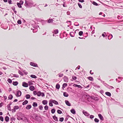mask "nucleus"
Returning <instances> with one entry per match:
<instances>
[{"label":"nucleus","instance_id":"1","mask_svg":"<svg viewBox=\"0 0 123 123\" xmlns=\"http://www.w3.org/2000/svg\"><path fill=\"white\" fill-rule=\"evenodd\" d=\"M33 5V3L31 0H25V6L27 7H31Z\"/></svg>","mask_w":123,"mask_h":123},{"label":"nucleus","instance_id":"2","mask_svg":"<svg viewBox=\"0 0 123 123\" xmlns=\"http://www.w3.org/2000/svg\"><path fill=\"white\" fill-rule=\"evenodd\" d=\"M30 64L31 66H32L33 67H38L37 64L36 63L34 62H31L30 63Z\"/></svg>","mask_w":123,"mask_h":123},{"label":"nucleus","instance_id":"3","mask_svg":"<svg viewBox=\"0 0 123 123\" xmlns=\"http://www.w3.org/2000/svg\"><path fill=\"white\" fill-rule=\"evenodd\" d=\"M82 112L86 116L88 117L90 115V114L88 112L84 110H83Z\"/></svg>","mask_w":123,"mask_h":123},{"label":"nucleus","instance_id":"4","mask_svg":"<svg viewBox=\"0 0 123 123\" xmlns=\"http://www.w3.org/2000/svg\"><path fill=\"white\" fill-rule=\"evenodd\" d=\"M98 116L100 118V120L102 121L104 120V117L102 116V115L100 114H98Z\"/></svg>","mask_w":123,"mask_h":123},{"label":"nucleus","instance_id":"5","mask_svg":"<svg viewBox=\"0 0 123 123\" xmlns=\"http://www.w3.org/2000/svg\"><path fill=\"white\" fill-rule=\"evenodd\" d=\"M21 94V92L20 90H18L17 92V93L16 94V96L17 97H19L20 96Z\"/></svg>","mask_w":123,"mask_h":123},{"label":"nucleus","instance_id":"6","mask_svg":"<svg viewBox=\"0 0 123 123\" xmlns=\"http://www.w3.org/2000/svg\"><path fill=\"white\" fill-rule=\"evenodd\" d=\"M22 86L24 87H27L28 86V84L25 82H23L22 83Z\"/></svg>","mask_w":123,"mask_h":123},{"label":"nucleus","instance_id":"7","mask_svg":"<svg viewBox=\"0 0 123 123\" xmlns=\"http://www.w3.org/2000/svg\"><path fill=\"white\" fill-rule=\"evenodd\" d=\"M64 81L66 82H68V78L66 76H65L63 78Z\"/></svg>","mask_w":123,"mask_h":123},{"label":"nucleus","instance_id":"8","mask_svg":"<svg viewBox=\"0 0 123 123\" xmlns=\"http://www.w3.org/2000/svg\"><path fill=\"white\" fill-rule=\"evenodd\" d=\"M65 102L67 105L70 106L71 105V104L69 103V102L66 100H65Z\"/></svg>","mask_w":123,"mask_h":123},{"label":"nucleus","instance_id":"9","mask_svg":"<svg viewBox=\"0 0 123 123\" xmlns=\"http://www.w3.org/2000/svg\"><path fill=\"white\" fill-rule=\"evenodd\" d=\"M31 91H33L35 89L34 87L33 86H31L29 87Z\"/></svg>","mask_w":123,"mask_h":123},{"label":"nucleus","instance_id":"10","mask_svg":"<svg viewBox=\"0 0 123 123\" xmlns=\"http://www.w3.org/2000/svg\"><path fill=\"white\" fill-rule=\"evenodd\" d=\"M52 101V102L53 103H54L56 105H57L58 104V102L55 101V100H51Z\"/></svg>","mask_w":123,"mask_h":123},{"label":"nucleus","instance_id":"11","mask_svg":"<svg viewBox=\"0 0 123 123\" xmlns=\"http://www.w3.org/2000/svg\"><path fill=\"white\" fill-rule=\"evenodd\" d=\"M9 117L7 116H6L5 118V120L6 122H8L9 121Z\"/></svg>","mask_w":123,"mask_h":123},{"label":"nucleus","instance_id":"12","mask_svg":"<svg viewBox=\"0 0 123 123\" xmlns=\"http://www.w3.org/2000/svg\"><path fill=\"white\" fill-rule=\"evenodd\" d=\"M112 37L113 36L111 34H110L108 36V39L110 40L112 38Z\"/></svg>","mask_w":123,"mask_h":123},{"label":"nucleus","instance_id":"13","mask_svg":"<svg viewBox=\"0 0 123 123\" xmlns=\"http://www.w3.org/2000/svg\"><path fill=\"white\" fill-rule=\"evenodd\" d=\"M31 107V105H27L26 107V109L27 110H29L30 109Z\"/></svg>","mask_w":123,"mask_h":123},{"label":"nucleus","instance_id":"14","mask_svg":"<svg viewBox=\"0 0 123 123\" xmlns=\"http://www.w3.org/2000/svg\"><path fill=\"white\" fill-rule=\"evenodd\" d=\"M71 112L74 114L76 113V112L74 109H72L70 110Z\"/></svg>","mask_w":123,"mask_h":123},{"label":"nucleus","instance_id":"15","mask_svg":"<svg viewBox=\"0 0 123 123\" xmlns=\"http://www.w3.org/2000/svg\"><path fill=\"white\" fill-rule=\"evenodd\" d=\"M58 32V29L54 30L53 32V33L55 34H57Z\"/></svg>","mask_w":123,"mask_h":123},{"label":"nucleus","instance_id":"16","mask_svg":"<svg viewBox=\"0 0 123 123\" xmlns=\"http://www.w3.org/2000/svg\"><path fill=\"white\" fill-rule=\"evenodd\" d=\"M48 103V101L46 100H43L42 101V103L44 105H46Z\"/></svg>","mask_w":123,"mask_h":123},{"label":"nucleus","instance_id":"17","mask_svg":"<svg viewBox=\"0 0 123 123\" xmlns=\"http://www.w3.org/2000/svg\"><path fill=\"white\" fill-rule=\"evenodd\" d=\"M28 103V101L26 100H25V101L24 102H23L22 104L23 105H24L27 104Z\"/></svg>","mask_w":123,"mask_h":123},{"label":"nucleus","instance_id":"18","mask_svg":"<svg viewBox=\"0 0 123 123\" xmlns=\"http://www.w3.org/2000/svg\"><path fill=\"white\" fill-rule=\"evenodd\" d=\"M70 35L72 37H74V34L73 32H70Z\"/></svg>","mask_w":123,"mask_h":123},{"label":"nucleus","instance_id":"19","mask_svg":"<svg viewBox=\"0 0 123 123\" xmlns=\"http://www.w3.org/2000/svg\"><path fill=\"white\" fill-rule=\"evenodd\" d=\"M53 21V20L52 19H49L48 21V23H52Z\"/></svg>","mask_w":123,"mask_h":123},{"label":"nucleus","instance_id":"20","mask_svg":"<svg viewBox=\"0 0 123 123\" xmlns=\"http://www.w3.org/2000/svg\"><path fill=\"white\" fill-rule=\"evenodd\" d=\"M63 95L64 96L66 97H67L68 96V94L66 92H65L63 93Z\"/></svg>","mask_w":123,"mask_h":123},{"label":"nucleus","instance_id":"21","mask_svg":"<svg viewBox=\"0 0 123 123\" xmlns=\"http://www.w3.org/2000/svg\"><path fill=\"white\" fill-rule=\"evenodd\" d=\"M53 118L56 121H58L57 118L55 115L53 116Z\"/></svg>","mask_w":123,"mask_h":123},{"label":"nucleus","instance_id":"22","mask_svg":"<svg viewBox=\"0 0 123 123\" xmlns=\"http://www.w3.org/2000/svg\"><path fill=\"white\" fill-rule=\"evenodd\" d=\"M25 97L27 99H29L31 97L30 95L29 94H26L25 95Z\"/></svg>","mask_w":123,"mask_h":123},{"label":"nucleus","instance_id":"23","mask_svg":"<svg viewBox=\"0 0 123 123\" xmlns=\"http://www.w3.org/2000/svg\"><path fill=\"white\" fill-rule=\"evenodd\" d=\"M51 100H50L49 102V105L51 106H53V105L52 104L53 103Z\"/></svg>","mask_w":123,"mask_h":123},{"label":"nucleus","instance_id":"24","mask_svg":"<svg viewBox=\"0 0 123 123\" xmlns=\"http://www.w3.org/2000/svg\"><path fill=\"white\" fill-rule=\"evenodd\" d=\"M105 94L108 96H110L111 95V93L109 92H106L105 93Z\"/></svg>","mask_w":123,"mask_h":123},{"label":"nucleus","instance_id":"25","mask_svg":"<svg viewBox=\"0 0 123 123\" xmlns=\"http://www.w3.org/2000/svg\"><path fill=\"white\" fill-rule=\"evenodd\" d=\"M32 105L34 107H37V104L36 102H33Z\"/></svg>","mask_w":123,"mask_h":123},{"label":"nucleus","instance_id":"26","mask_svg":"<svg viewBox=\"0 0 123 123\" xmlns=\"http://www.w3.org/2000/svg\"><path fill=\"white\" fill-rule=\"evenodd\" d=\"M18 84V82L17 81H13V82L12 84L14 86L17 85Z\"/></svg>","mask_w":123,"mask_h":123},{"label":"nucleus","instance_id":"27","mask_svg":"<svg viewBox=\"0 0 123 123\" xmlns=\"http://www.w3.org/2000/svg\"><path fill=\"white\" fill-rule=\"evenodd\" d=\"M87 78L88 80L91 81H93L94 80L93 78L91 77H88Z\"/></svg>","mask_w":123,"mask_h":123},{"label":"nucleus","instance_id":"28","mask_svg":"<svg viewBox=\"0 0 123 123\" xmlns=\"http://www.w3.org/2000/svg\"><path fill=\"white\" fill-rule=\"evenodd\" d=\"M8 98L9 99L11 100L13 98V96L12 95H9L8 97Z\"/></svg>","mask_w":123,"mask_h":123},{"label":"nucleus","instance_id":"29","mask_svg":"<svg viewBox=\"0 0 123 123\" xmlns=\"http://www.w3.org/2000/svg\"><path fill=\"white\" fill-rule=\"evenodd\" d=\"M67 86V84L66 83H64L62 85V88H65Z\"/></svg>","mask_w":123,"mask_h":123},{"label":"nucleus","instance_id":"30","mask_svg":"<svg viewBox=\"0 0 123 123\" xmlns=\"http://www.w3.org/2000/svg\"><path fill=\"white\" fill-rule=\"evenodd\" d=\"M60 87V85L58 84H57L56 85V88L57 89H59Z\"/></svg>","mask_w":123,"mask_h":123},{"label":"nucleus","instance_id":"31","mask_svg":"<svg viewBox=\"0 0 123 123\" xmlns=\"http://www.w3.org/2000/svg\"><path fill=\"white\" fill-rule=\"evenodd\" d=\"M30 76L31 77L34 78H37V76L34 75H31Z\"/></svg>","mask_w":123,"mask_h":123},{"label":"nucleus","instance_id":"32","mask_svg":"<svg viewBox=\"0 0 123 123\" xmlns=\"http://www.w3.org/2000/svg\"><path fill=\"white\" fill-rule=\"evenodd\" d=\"M17 5L20 8H21L22 7V6H21V4H20V3L18 2L17 3Z\"/></svg>","mask_w":123,"mask_h":123},{"label":"nucleus","instance_id":"33","mask_svg":"<svg viewBox=\"0 0 123 123\" xmlns=\"http://www.w3.org/2000/svg\"><path fill=\"white\" fill-rule=\"evenodd\" d=\"M74 25L75 26H78L79 25V24L77 22H75L74 23Z\"/></svg>","mask_w":123,"mask_h":123},{"label":"nucleus","instance_id":"34","mask_svg":"<svg viewBox=\"0 0 123 123\" xmlns=\"http://www.w3.org/2000/svg\"><path fill=\"white\" fill-rule=\"evenodd\" d=\"M7 107L8 110L10 111H11V108L10 106V105H7Z\"/></svg>","mask_w":123,"mask_h":123},{"label":"nucleus","instance_id":"35","mask_svg":"<svg viewBox=\"0 0 123 123\" xmlns=\"http://www.w3.org/2000/svg\"><path fill=\"white\" fill-rule=\"evenodd\" d=\"M83 32L82 31H80L79 33V34L80 36H81L83 34Z\"/></svg>","mask_w":123,"mask_h":123},{"label":"nucleus","instance_id":"36","mask_svg":"<svg viewBox=\"0 0 123 123\" xmlns=\"http://www.w3.org/2000/svg\"><path fill=\"white\" fill-rule=\"evenodd\" d=\"M42 92H40L39 91L37 93V95L38 96H41V94Z\"/></svg>","mask_w":123,"mask_h":123},{"label":"nucleus","instance_id":"37","mask_svg":"<svg viewBox=\"0 0 123 123\" xmlns=\"http://www.w3.org/2000/svg\"><path fill=\"white\" fill-rule=\"evenodd\" d=\"M55 110L54 109H52L51 110V112L53 114L55 113Z\"/></svg>","mask_w":123,"mask_h":123},{"label":"nucleus","instance_id":"38","mask_svg":"<svg viewBox=\"0 0 123 123\" xmlns=\"http://www.w3.org/2000/svg\"><path fill=\"white\" fill-rule=\"evenodd\" d=\"M94 121L98 123L99 122V120L97 118H95L94 119Z\"/></svg>","mask_w":123,"mask_h":123},{"label":"nucleus","instance_id":"39","mask_svg":"<svg viewBox=\"0 0 123 123\" xmlns=\"http://www.w3.org/2000/svg\"><path fill=\"white\" fill-rule=\"evenodd\" d=\"M7 81L9 83H11L12 82V80L10 79H8L7 80Z\"/></svg>","mask_w":123,"mask_h":123},{"label":"nucleus","instance_id":"40","mask_svg":"<svg viewBox=\"0 0 123 123\" xmlns=\"http://www.w3.org/2000/svg\"><path fill=\"white\" fill-rule=\"evenodd\" d=\"M92 4L94 5L97 6L98 5V4L95 1H93L92 3Z\"/></svg>","mask_w":123,"mask_h":123},{"label":"nucleus","instance_id":"41","mask_svg":"<svg viewBox=\"0 0 123 123\" xmlns=\"http://www.w3.org/2000/svg\"><path fill=\"white\" fill-rule=\"evenodd\" d=\"M57 112L59 114H61L62 113V111L59 110H57Z\"/></svg>","mask_w":123,"mask_h":123},{"label":"nucleus","instance_id":"42","mask_svg":"<svg viewBox=\"0 0 123 123\" xmlns=\"http://www.w3.org/2000/svg\"><path fill=\"white\" fill-rule=\"evenodd\" d=\"M17 23L19 24H20L21 23V21L20 20H18L17 22Z\"/></svg>","mask_w":123,"mask_h":123},{"label":"nucleus","instance_id":"43","mask_svg":"<svg viewBox=\"0 0 123 123\" xmlns=\"http://www.w3.org/2000/svg\"><path fill=\"white\" fill-rule=\"evenodd\" d=\"M64 118L63 117H62L60 118L59 121L61 122H62L64 120Z\"/></svg>","mask_w":123,"mask_h":123},{"label":"nucleus","instance_id":"44","mask_svg":"<svg viewBox=\"0 0 123 123\" xmlns=\"http://www.w3.org/2000/svg\"><path fill=\"white\" fill-rule=\"evenodd\" d=\"M77 78L76 77L74 76H72V79L74 80H75L77 79Z\"/></svg>","mask_w":123,"mask_h":123},{"label":"nucleus","instance_id":"45","mask_svg":"<svg viewBox=\"0 0 123 123\" xmlns=\"http://www.w3.org/2000/svg\"><path fill=\"white\" fill-rule=\"evenodd\" d=\"M14 110L18 109L19 108V107L18 106H14Z\"/></svg>","mask_w":123,"mask_h":123},{"label":"nucleus","instance_id":"46","mask_svg":"<svg viewBox=\"0 0 123 123\" xmlns=\"http://www.w3.org/2000/svg\"><path fill=\"white\" fill-rule=\"evenodd\" d=\"M103 83L105 86L107 87H108V86H109V85H107L106 83H105L104 81V83Z\"/></svg>","mask_w":123,"mask_h":123},{"label":"nucleus","instance_id":"47","mask_svg":"<svg viewBox=\"0 0 123 123\" xmlns=\"http://www.w3.org/2000/svg\"><path fill=\"white\" fill-rule=\"evenodd\" d=\"M44 109L45 110H47L48 108V107L47 105H45L44 107Z\"/></svg>","mask_w":123,"mask_h":123},{"label":"nucleus","instance_id":"48","mask_svg":"<svg viewBox=\"0 0 123 123\" xmlns=\"http://www.w3.org/2000/svg\"><path fill=\"white\" fill-rule=\"evenodd\" d=\"M39 108L40 110H42L43 109V107L41 105H40L39 106Z\"/></svg>","mask_w":123,"mask_h":123},{"label":"nucleus","instance_id":"49","mask_svg":"<svg viewBox=\"0 0 123 123\" xmlns=\"http://www.w3.org/2000/svg\"><path fill=\"white\" fill-rule=\"evenodd\" d=\"M18 73L21 75L22 76L23 75V74L20 71V70H19L18 71Z\"/></svg>","mask_w":123,"mask_h":123},{"label":"nucleus","instance_id":"50","mask_svg":"<svg viewBox=\"0 0 123 123\" xmlns=\"http://www.w3.org/2000/svg\"><path fill=\"white\" fill-rule=\"evenodd\" d=\"M78 5L79 6V7L80 8H82V6L79 3H78Z\"/></svg>","mask_w":123,"mask_h":123},{"label":"nucleus","instance_id":"51","mask_svg":"<svg viewBox=\"0 0 123 123\" xmlns=\"http://www.w3.org/2000/svg\"><path fill=\"white\" fill-rule=\"evenodd\" d=\"M58 75L59 77H62L63 76V74H59Z\"/></svg>","mask_w":123,"mask_h":123},{"label":"nucleus","instance_id":"52","mask_svg":"<svg viewBox=\"0 0 123 123\" xmlns=\"http://www.w3.org/2000/svg\"><path fill=\"white\" fill-rule=\"evenodd\" d=\"M0 120L2 121H3V118L2 116H0Z\"/></svg>","mask_w":123,"mask_h":123},{"label":"nucleus","instance_id":"53","mask_svg":"<svg viewBox=\"0 0 123 123\" xmlns=\"http://www.w3.org/2000/svg\"><path fill=\"white\" fill-rule=\"evenodd\" d=\"M13 75V77L17 78H18L19 77V76L18 75L16 74H14Z\"/></svg>","mask_w":123,"mask_h":123},{"label":"nucleus","instance_id":"54","mask_svg":"<svg viewBox=\"0 0 123 123\" xmlns=\"http://www.w3.org/2000/svg\"><path fill=\"white\" fill-rule=\"evenodd\" d=\"M28 83L29 84V85H31L33 84V83L31 81H29L28 82Z\"/></svg>","mask_w":123,"mask_h":123},{"label":"nucleus","instance_id":"55","mask_svg":"<svg viewBox=\"0 0 123 123\" xmlns=\"http://www.w3.org/2000/svg\"><path fill=\"white\" fill-rule=\"evenodd\" d=\"M8 2L9 4H12L11 0H8Z\"/></svg>","mask_w":123,"mask_h":123},{"label":"nucleus","instance_id":"56","mask_svg":"<svg viewBox=\"0 0 123 123\" xmlns=\"http://www.w3.org/2000/svg\"><path fill=\"white\" fill-rule=\"evenodd\" d=\"M15 118L14 117H12V118H10V120L11 121H12L13 120H15Z\"/></svg>","mask_w":123,"mask_h":123},{"label":"nucleus","instance_id":"57","mask_svg":"<svg viewBox=\"0 0 123 123\" xmlns=\"http://www.w3.org/2000/svg\"><path fill=\"white\" fill-rule=\"evenodd\" d=\"M94 116L93 115H91L90 116V118H91V119H92V118H94Z\"/></svg>","mask_w":123,"mask_h":123},{"label":"nucleus","instance_id":"58","mask_svg":"<svg viewBox=\"0 0 123 123\" xmlns=\"http://www.w3.org/2000/svg\"><path fill=\"white\" fill-rule=\"evenodd\" d=\"M109 86V87H108L110 89H112L113 88H114V87L112 86Z\"/></svg>","mask_w":123,"mask_h":123},{"label":"nucleus","instance_id":"59","mask_svg":"<svg viewBox=\"0 0 123 123\" xmlns=\"http://www.w3.org/2000/svg\"><path fill=\"white\" fill-rule=\"evenodd\" d=\"M33 93L35 95H36L37 94V92L36 91H33Z\"/></svg>","mask_w":123,"mask_h":123},{"label":"nucleus","instance_id":"60","mask_svg":"<svg viewBox=\"0 0 123 123\" xmlns=\"http://www.w3.org/2000/svg\"><path fill=\"white\" fill-rule=\"evenodd\" d=\"M41 96L43 97L44 96V94L43 92H42L41 94Z\"/></svg>","mask_w":123,"mask_h":123},{"label":"nucleus","instance_id":"61","mask_svg":"<svg viewBox=\"0 0 123 123\" xmlns=\"http://www.w3.org/2000/svg\"><path fill=\"white\" fill-rule=\"evenodd\" d=\"M17 119L18 120H22V119L21 118V117H17Z\"/></svg>","mask_w":123,"mask_h":123},{"label":"nucleus","instance_id":"62","mask_svg":"<svg viewBox=\"0 0 123 123\" xmlns=\"http://www.w3.org/2000/svg\"><path fill=\"white\" fill-rule=\"evenodd\" d=\"M11 8L13 11L15 10V7L14 6H13L11 7Z\"/></svg>","mask_w":123,"mask_h":123},{"label":"nucleus","instance_id":"63","mask_svg":"<svg viewBox=\"0 0 123 123\" xmlns=\"http://www.w3.org/2000/svg\"><path fill=\"white\" fill-rule=\"evenodd\" d=\"M116 80L117 81V82H120L121 81V80H118L117 79H116Z\"/></svg>","mask_w":123,"mask_h":123},{"label":"nucleus","instance_id":"64","mask_svg":"<svg viewBox=\"0 0 123 123\" xmlns=\"http://www.w3.org/2000/svg\"><path fill=\"white\" fill-rule=\"evenodd\" d=\"M79 1L81 2H84L85 1L84 0H79Z\"/></svg>","mask_w":123,"mask_h":123}]
</instances>
